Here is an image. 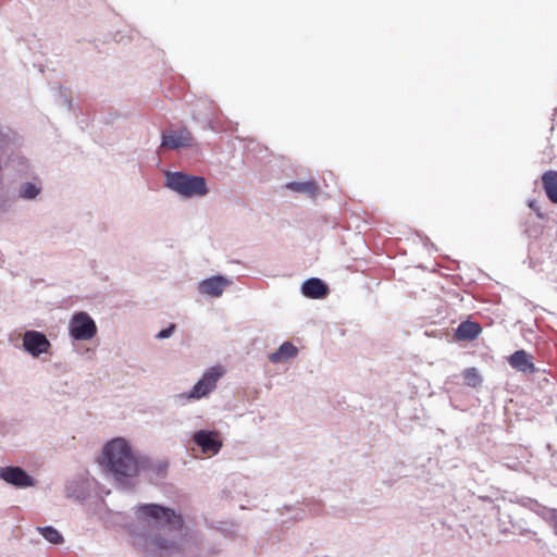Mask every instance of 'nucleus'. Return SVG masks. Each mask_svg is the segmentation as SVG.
Returning a JSON list of instances; mask_svg holds the SVG:
<instances>
[{"label": "nucleus", "mask_w": 557, "mask_h": 557, "mask_svg": "<svg viewBox=\"0 0 557 557\" xmlns=\"http://www.w3.org/2000/svg\"><path fill=\"white\" fill-rule=\"evenodd\" d=\"M20 194L23 198L33 199L39 194V188L32 183H26L22 186Z\"/></svg>", "instance_id": "obj_25"}, {"label": "nucleus", "mask_w": 557, "mask_h": 557, "mask_svg": "<svg viewBox=\"0 0 557 557\" xmlns=\"http://www.w3.org/2000/svg\"><path fill=\"white\" fill-rule=\"evenodd\" d=\"M23 346L33 357L48 352L51 347L46 335L38 331H27L23 336Z\"/></svg>", "instance_id": "obj_9"}, {"label": "nucleus", "mask_w": 557, "mask_h": 557, "mask_svg": "<svg viewBox=\"0 0 557 557\" xmlns=\"http://www.w3.org/2000/svg\"><path fill=\"white\" fill-rule=\"evenodd\" d=\"M297 352L298 349L294 344L290 342H285L278 347L276 351L269 356V360L272 363H280L296 357Z\"/></svg>", "instance_id": "obj_16"}, {"label": "nucleus", "mask_w": 557, "mask_h": 557, "mask_svg": "<svg viewBox=\"0 0 557 557\" xmlns=\"http://www.w3.org/2000/svg\"><path fill=\"white\" fill-rule=\"evenodd\" d=\"M102 453H131V446L125 438L116 437L104 446Z\"/></svg>", "instance_id": "obj_21"}, {"label": "nucleus", "mask_w": 557, "mask_h": 557, "mask_svg": "<svg viewBox=\"0 0 557 557\" xmlns=\"http://www.w3.org/2000/svg\"><path fill=\"white\" fill-rule=\"evenodd\" d=\"M517 504L531 510L540 518H542L544 516V512L548 509L547 506H544L541 503H539L536 499L527 497V496L517 498Z\"/></svg>", "instance_id": "obj_19"}, {"label": "nucleus", "mask_w": 557, "mask_h": 557, "mask_svg": "<svg viewBox=\"0 0 557 557\" xmlns=\"http://www.w3.org/2000/svg\"><path fill=\"white\" fill-rule=\"evenodd\" d=\"M542 185L547 198L557 203V171H547L542 175Z\"/></svg>", "instance_id": "obj_17"}, {"label": "nucleus", "mask_w": 557, "mask_h": 557, "mask_svg": "<svg viewBox=\"0 0 557 557\" xmlns=\"http://www.w3.org/2000/svg\"><path fill=\"white\" fill-rule=\"evenodd\" d=\"M225 370L221 366H215L207 370L202 377L194 385L188 394H183L186 399H200L208 396L215 389L219 380L224 375Z\"/></svg>", "instance_id": "obj_4"}, {"label": "nucleus", "mask_w": 557, "mask_h": 557, "mask_svg": "<svg viewBox=\"0 0 557 557\" xmlns=\"http://www.w3.org/2000/svg\"><path fill=\"white\" fill-rule=\"evenodd\" d=\"M193 141V136L187 128H182L177 132H171L169 134H163L162 137V147L170 149H177L183 147L190 146Z\"/></svg>", "instance_id": "obj_11"}, {"label": "nucleus", "mask_w": 557, "mask_h": 557, "mask_svg": "<svg viewBox=\"0 0 557 557\" xmlns=\"http://www.w3.org/2000/svg\"><path fill=\"white\" fill-rule=\"evenodd\" d=\"M230 285V281L221 275L212 276L199 283V292L210 297H220L225 287Z\"/></svg>", "instance_id": "obj_12"}, {"label": "nucleus", "mask_w": 557, "mask_h": 557, "mask_svg": "<svg viewBox=\"0 0 557 557\" xmlns=\"http://www.w3.org/2000/svg\"><path fill=\"white\" fill-rule=\"evenodd\" d=\"M507 519H508V523L512 528L511 533L522 535V536H530V537L536 536V532L534 530L528 528L527 523L524 521H522V520L513 521L509 515L507 516Z\"/></svg>", "instance_id": "obj_22"}, {"label": "nucleus", "mask_w": 557, "mask_h": 557, "mask_svg": "<svg viewBox=\"0 0 557 557\" xmlns=\"http://www.w3.org/2000/svg\"><path fill=\"white\" fill-rule=\"evenodd\" d=\"M465 383L470 387H478L482 383V377L475 368H468L463 371Z\"/></svg>", "instance_id": "obj_23"}, {"label": "nucleus", "mask_w": 557, "mask_h": 557, "mask_svg": "<svg viewBox=\"0 0 557 557\" xmlns=\"http://www.w3.org/2000/svg\"><path fill=\"white\" fill-rule=\"evenodd\" d=\"M193 440L203 453H219L223 446L220 433L216 431L200 430L194 434Z\"/></svg>", "instance_id": "obj_10"}, {"label": "nucleus", "mask_w": 557, "mask_h": 557, "mask_svg": "<svg viewBox=\"0 0 557 557\" xmlns=\"http://www.w3.org/2000/svg\"><path fill=\"white\" fill-rule=\"evenodd\" d=\"M37 531L51 544L59 545L64 542L62 534L51 525L38 527Z\"/></svg>", "instance_id": "obj_20"}, {"label": "nucleus", "mask_w": 557, "mask_h": 557, "mask_svg": "<svg viewBox=\"0 0 557 557\" xmlns=\"http://www.w3.org/2000/svg\"><path fill=\"white\" fill-rule=\"evenodd\" d=\"M140 466V475L152 483H158L166 476L169 461L165 458L151 459L148 455H141Z\"/></svg>", "instance_id": "obj_7"}, {"label": "nucleus", "mask_w": 557, "mask_h": 557, "mask_svg": "<svg viewBox=\"0 0 557 557\" xmlns=\"http://www.w3.org/2000/svg\"><path fill=\"white\" fill-rule=\"evenodd\" d=\"M286 188L294 190L296 193L306 194L310 197H315L319 187L315 182L309 181V182H290L286 184Z\"/></svg>", "instance_id": "obj_18"}, {"label": "nucleus", "mask_w": 557, "mask_h": 557, "mask_svg": "<svg viewBox=\"0 0 557 557\" xmlns=\"http://www.w3.org/2000/svg\"><path fill=\"white\" fill-rule=\"evenodd\" d=\"M165 185L186 198L202 197L208 193L207 183L203 177L182 172H168Z\"/></svg>", "instance_id": "obj_3"}, {"label": "nucleus", "mask_w": 557, "mask_h": 557, "mask_svg": "<svg viewBox=\"0 0 557 557\" xmlns=\"http://www.w3.org/2000/svg\"><path fill=\"white\" fill-rule=\"evenodd\" d=\"M69 333L76 341H89L97 334V325L88 313H74L69 322Z\"/></svg>", "instance_id": "obj_5"}, {"label": "nucleus", "mask_w": 557, "mask_h": 557, "mask_svg": "<svg viewBox=\"0 0 557 557\" xmlns=\"http://www.w3.org/2000/svg\"><path fill=\"white\" fill-rule=\"evenodd\" d=\"M141 455H99L98 465L104 475L112 480L119 488L131 490L140 475Z\"/></svg>", "instance_id": "obj_2"}, {"label": "nucleus", "mask_w": 557, "mask_h": 557, "mask_svg": "<svg viewBox=\"0 0 557 557\" xmlns=\"http://www.w3.org/2000/svg\"><path fill=\"white\" fill-rule=\"evenodd\" d=\"M542 519L552 527L554 533L557 535V508L548 507Z\"/></svg>", "instance_id": "obj_24"}, {"label": "nucleus", "mask_w": 557, "mask_h": 557, "mask_svg": "<svg viewBox=\"0 0 557 557\" xmlns=\"http://www.w3.org/2000/svg\"><path fill=\"white\" fill-rule=\"evenodd\" d=\"M135 513L149 528L144 534L145 557H202L199 541L184 530L182 516L173 509L144 504Z\"/></svg>", "instance_id": "obj_1"}, {"label": "nucleus", "mask_w": 557, "mask_h": 557, "mask_svg": "<svg viewBox=\"0 0 557 557\" xmlns=\"http://www.w3.org/2000/svg\"><path fill=\"white\" fill-rule=\"evenodd\" d=\"M0 479L17 488L32 487L36 484L35 479L18 466L1 467Z\"/></svg>", "instance_id": "obj_8"}, {"label": "nucleus", "mask_w": 557, "mask_h": 557, "mask_svg": "<svg viewBox=\"0 0 557 557\" xmlns=\"http://www.w3.org/2000/svg\"><path fill=\"white\" fill-rule=\"evenodd\" d=\"M481 332L482 327L478 322L463 321L457 327L455 337L458 341H474Z\"/></svg>", "instance_id": "obj_15"}, {"label": "nucleus", "mask_w": 557, "mask_h": 557, "mask_svg": "<svg viewBox=\"0 0 557 557\" xmlns=\"http://www.w3.org/2000/svg\"><path fill=\"white\" fill-rule=\"evenodd\" d=\"M175 324H171L169 327L160 331L158 334H157V338L159 339H163V338H168L170 337L173 332L175 331Z\"/></svg>", "instance_id": "obj_27"}, {"label": "nucleus", "mask_w": 557, "mask_h": 557, "mask_svg": "<svg viewBox=\"0 0 557 557\" xmlns=\"http://www.w3.org/2000/svg\"><path fill=\"white\" fill-rule=\"evenodd\" d=\"M301 292L306 297L319 299L329 294V288L320 278L313 277L302 284Z\"/></svg>", "instance_id": "obj_14"}, {"label": "nucleus", "mask_w": 557, "mask_h": 557, "mask_svg": "<svg viewBox=\"0 0 557 557\" xmlns=\"http://www.w3.org/2000/svg\"><path fill=\"white\" fill-rule=\"evenodd\" d=\"M94 488V480L87 472H81L73 475L65 485V495L67 498L76 502H84L90 496Z\"/></svg>", "instance_id": "obj_6"}, {"label": "nucleus", "mask_w": 557, "mask_h": 557, "mask_svg": "<svg viewBox=\"0 0 557 557\" xmlns=\"http://www.w3.org/2000/svg\"><path fill=\"white\" fill-rule=\"evenodd\" d=\"M508 362L515 370L527 374H533L536 371L532 356L523 349L515 351L509 357Z\"/></svg>", "instance_id": "obj_13"}, {"label": "nucleus", "mask_w": 557, "mask_h": 557, "mask_svg": "<svg viewBox=\"0 0 557 557\" xmlns=\"http://www.w3.org/2000/svg\"><path fill=\"white\" fill-rule=\"evenodd\" d=\"M508 515H503L498 519V530L502 534L507 535L512 532V530L507 525V522L505 521V518H507Z\"/></svg>", "instance_id": "obj_26"}]
</instances>
